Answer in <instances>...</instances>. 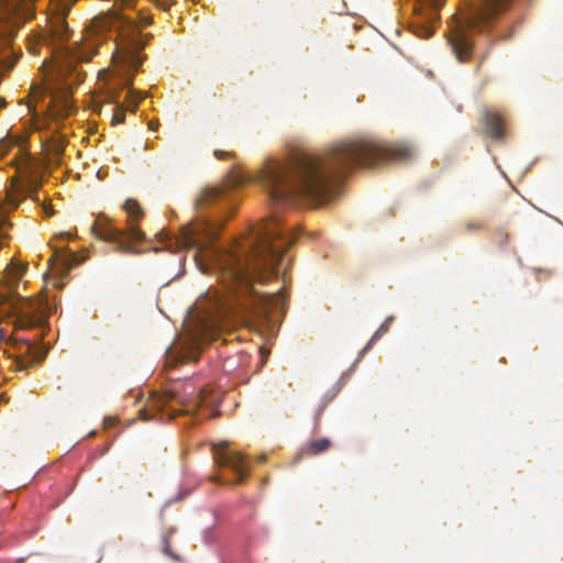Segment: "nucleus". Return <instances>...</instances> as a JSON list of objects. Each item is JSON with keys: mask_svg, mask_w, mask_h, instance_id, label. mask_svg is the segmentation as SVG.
I'll use <instances>...</instances> for the list:
<instances>
[{"mask_svg": "<svg viewBox=\"0 0 563 563\" xmlns=\"http://www.w3.org/2000/svg\"><path fill=\"white\" fill-rule=\"evenodd\" d=\"M222 223L197 220L183 229L180 245L192 252L201 272L212 269L229 295H206L199 298L192 319L197 339L216 340L230 319L246 322L249 317L266 318L276 296L254 289V283H265L277 276V266L295 234L277 217L254 229L230 247L214 245Z\"/></svg>", "mask_w": 563, "mask_h": 563, "instance_id": "nucleus-1", "label": "nucleus"}, {"mask_svg": "<svg viewBox=\"0 0 563 563\" xmlns=\"http://www.w3.org/2000/svg\"><path fill=\"white\" fill-rule=\"evenodd\" d=\"M415 157V148L406 143L357 139L339 143L324 155L297 151L284 158H269L260 169L257 180L274 202L301 198L317 205L333 199L340 177L356 167L405 163Z\"/></svg>", "mask_w": 563, "mask_h": 563, "instance_id": "nucleus-2", "label": "nucleus"}, {"mask_svg": "<svg viewBox=\"0 0 563 563\" xmlns=\"http://www.w3.org/2000/svg\"><path fill=\"white\" fill-rule=\"evenodd\" d=\"M511 0H479L465 18V25L457 26L450 37V45L456 58L464 63L470 60L473 54L475 34L483 35V52L481 62L485 60L489 54L495 38L489 36L497 18L503 14L510 5ZM478 49H482V43H476Z\"/></svg>", "mask_w": 563, "mask_h": 563, "instance_id": "nucleus-3", "label": "nucleus"}, {"mask_svg": "<svg viewBox=\"0 0 563 563\" xmlns=\"http://www.w3.org/2000/svg\"><path fill=\"white\" fill-rule=\"evenodd\" d=\"M220 400L209 387L197 389L191 382L175 386L165 394H153L146 401L145 407L140 410L142 420H152L159 416V420L173 419L179 415H200L202 407H216Z\"/></svg>", "mask_w": 563, "mask_h": 563, "instance_id": "nucleus-4", "label": "nucleus"}, {"mask_svg": "<svg viewBox=\"0 0 563 563\" xmlns=\"http://www.w3.org/2000/svg\"><path fill=\"white\" fill-rule=\"evenodd\" d=\"M123 208L128 213L126 230L117 228L109 217L99 214L91 225V232L96 238L115 244L119 252L139 254L135 244L145 241V233L139 228L144 211L134 199H128Z\"/></svg>", "mask_w": 563, "mask_h": 563, "instance_id": "nucleus-5", "label": "nucleus"}, {"mask_svg": "<svg viewBox=\"0 0 563 563\" xmlns=\"http://www.w3.org/2000/svg\"><path fill=\"white\" fill-rule=\"evenodd\" d=\"M43 335L35 338H24L8 335L0 329V344H3V353L14 360L18 369H25L41 362L47 353V349L42 345Z\"/></svg>", "mask_w": 563, "mask_h": 563, "instance_id": "nucleus-6", "label": "nucleus"}, {"mask_svg": "<svg viewBox=\"0 0 563 563\" xmlns=\"http://www.w3.org/2000/svg\"><path fill=\"white\" fill-rule=\"evenodd\" d=\"M13 310L16 314V330L44 328L47 323L46 302L42 299L20 297L13 303Z\"/></svg>", "mask_w": 563, "mask_h": 563, "instance_id": "nucleus-7", "label": "nucleus"}, {"mask_svg": "<svg viewBox=\"0 0 563 563\" xmlns=\"http://www.w3.org/2000/svg\"><path fill=\"white\" fill-rule=\"evenodd\" d=\"M213 459L218 466L229 467L238 475L234 484H240L247 478L250 470L244 455L240 452L227 451L225 443L213 445Z\"/></svg>", "mask_w": 563, "mask_h": 563, "instance_id": "nucleus-8", "label": "nucleus"}, {"mask_svg": "<svg viewBox=\"0 0 563 563\" xmlns=\"http://www.w3.org/2000/svg\"><path fill=\"white\" fill-rule=\"evenodd\" d=\"M46 152L52 157V163L59 164L65 147V137L58 133L48 136L44 142Z\"/></svg>", "mask_w": 563, "mask_h": 563, "instance_id": "nucleus-9", "label": "nucleus"}, {"mask_svg": "<svg viewBox=\"0 0 563 563\" xmlns=\"http://www.w3.org/2000/svg\"><path fill=\"white\" fill-rule=\"evenodd\" d=\"M485 125L493 139L501 140L504 137V121L500 114L496 112H487L485 115Z\"/></svg>", "mask_w": 563, "mask_h": 563, "instance_id": "nucleus-10", "label": "nucleus"}, {"mask_svg": "<svg viewBox=\"0 0 563 563\" xmlns=\"http://www.w3.org/2000/svg\"><path fill=\"white\" fill-rule=\"evenodd\" d=\"M331 444V441L327 438L310 441L301 448L300 455L303 457L319 455L329 450Z\"/></svg>", "mask_w": 563, "mask_h": 563, "instance_id": "nucleus-11", "label": "nucleus"}, {"mask_svg": "<svg viewBox=\"0 0 563 563\" xmlns=\"http://www.w3.org/2000/svg\"><path fill=\"white\" fill-rule=\"evenodd\" d=\"M222 191V188H208L203 190L200 198L197 201L196 207L198 209H201L207 205L213 203L221 197Z\"/></svg>", "mask_w": 563, "mask_h": 563, "instance_id": "nucleus-12", "label": "nucleus"}, {"mask_svg": "<svg viewBox=\"0 0 563 563\" xmlns=\"http://www.w3.org/2000/svg\"><path fill=\"white\" fill-rule=\"evenodd\" d=\"M393 320L394 318L393 317H388L382 324L380 327L376 330V332L373 334V336L371 338V340L368 341V343L366 344V346L362 350L361 352V355H364L371 347L372 345L383 335L385 334L389 328H390V324L393 323Z\"/></svg>", "mask_w": 563, "mask_h": 563, "instance_id": "nucleus-13", "label": "nucleus"}, {"mask_svg": "<svg viewBox=\"0 0 563 563\" xmlns=\"http://www.w3.org/2000/svg\"><path fill=\"white\" fill-rule=\"evenodd\" d=\"M25 269V266L19 264H11L7 267L5 274L9 279L10 287H13L19 282Z\"/></svg>", "mask_w": 563, "mask_h": 563, "instance_id": "nucleus-14", "label": "nucleus"}, {"mask_svg": "<svg viewBox=\"0 0 563 563\" xmlns=\"http://www.w3.org/2000/svg\"><path fill=\"white\" fill-rule=\"evenodd\" d=\"M247 180H249L247 176L244 175L242 172L232 170V172H230V174L227 177L225 186L229 188H234V187H238V186L244 184Z\"/></svg>", "mask_w": 563, "mask_h": 563, "instance_id": "nucleus-15", "label": "nucleus"}, {"mask_svg": "<svg viewBox=\"0 0 563 563\" xmlns=\"http://www.w3.org/2000/svg\"><path fill=\"white\" fill-rule=\"evenodd\" d=\"M11 223L7 220L3 214H0V249L7 244L10 239L9 230Z\"/></svg>", "mask_w": 563, "mask_h": 563, "instance_id": "nucleus-16", "label": "nucleus"}, {"mask_svg": "<svg viewBox=\"0 0 563 563\" xmlns=\"http://www.w3.org/2000/svg\"><path fill=\"white\" fill-rule=\"evenodd\" d=\"M16 144L12 137H5L0 141V155H4L11 147Z\"/></svg>", "mask_w": 563, "mask_h": 563, "instance_id": "nucleus-17", "label": "nucleus"}, {"mask_svg": "<svg viewBox=\"0 0 563 563\" xmlns=\"http://www.w3.org/2000/svg\"><path fill=\"white\" fill-rule=\"evenodd\" d=\"M198 352L196 351H191V352H186L181 355H179V363H187V362H190V361H196L198 358Z\"/></svg>", "mask_w": 563, "mask_h": 563, "instance_id": "nucleus-18", "label": "nucleus"}, {"mask_svg": "<svg viewBox=\"0 0 563 563\" xmlns=\"http://www.w3.org/2000/svg\"><path fill=\"white\" fill-rule=\"evenodd\" d=\"M153 3H155V5L163 10V11H168L170 9V7L174 4V1L173 0H151Z\"/></svg>", "mask_w": 563, "mask_h": 563, "instance_id": "nucleus-19", "label": "nucleus"}, {"mask_svg": "<svg viewBox=\"0 0 563 563\" xmlns=\"http://www.w3.org/2000/svg\"><path fill=\"white\" fill-rule=\"evenodd\" d=\"M128 97L131 99V104L128 106L129 109L135 110L142 97L136 96V93L132 89L129 90Z\"/></svg>", "mask_w": 563, "mask_h": 563, "instance_id": "nucleus-20", "label": "nucleus"}, {"mask_svg": "<svg viewBox=\"0 0 563 563\" xmlns=\"http://www.w3.org/2000/svg\"><path fill=\"white\" fill-rule=\"evenodd\" d=\"M173 531H170L169 533H166L164 534L163 537V551L165 554L167 555H170L172 558H175L172 552H170V542H169V539H170V533Z\"/></svg>", "mask_w": 563, "mask_h": 563, "instance_id": "nucleus-21", "label": "nucleus"}, {"mask_svg": "<svg viewBox=\"0 0 563 563\" xmlns=\"http://www.w3.org/2000/svg\"><path fill=\"white\" fill-rule=\"evenodd\" d=\"M332 396L328 397L327 399L322 400V404L319 406L317 412H316V422L318 423L319 417L322 415L325 406L331 401Z\"/></svg>", "mask_w": 563, "mask_h": 563, "instance_id": "nucleus-22", "label": "nucleus"}, {"mask_svg": "<svg viewBox=\"0 0 563 563\" xmlns=\"http://www.w3.org/2000/svg\"><path fill=\"white\" fill-rule=\"evenodd\" d=\"M139 16H140V23L143 26H147V25H150L152 23V18L150 15H145L143 13H140Z\"/></svg>", "mask_w": 563, "mask_h": 563, "instance_id": "nucleus-23", "label": "nucleus"}, {"mask_svg": "<svg viewBox=\"0 0 563 563\" xmlns=\"http://www.w3.org/2000/svg\"><path fill=\"white\" fill-rule=\"evenodd\" d=\"M432 33H433L432 29L429 26H426V27H422L420 33H418V36L428 38L432 35Z\"/></svg>", "mask_w": 563, "mask_h": 563, "instance_id": "nucleus-24", "label": "nucleus"}, {"mask_svg": "<svg viewBox=\"0 0 563 563\" xmlns=\"http://www.w3.org/2000/svg\"><path fill=\"white\" fill-rule=\"evenodd\" d=\"M40 186V183L37 179H34L32 180L30 184H29V191H30V195L35 192L37 190Z\"/></svg>", "mask_w": 563, "mask_h": 563, "instance_id": "nucleus-25", "label": "nucleus"}, {"mask_svg": "<svg viewBox=\"0 0 563 563\" xmlns=\"http://www.w3.org/2000/svg\"><path fill=\"white\" fill-rule=\"evenodd\" d=\"M230 155H231V153L222 151V150H216L214 151V156L218 159H222L223 157H227V156H230Z\"/></svg>", "mask_w": 563, "mask_h": 563, "instance_id": "nucleus-26", "label": "nucleus"}, {"mask_svg": "<svg viewBox=\"0 0 563 563\" xmlns=\"http://www.w3.org/2000/svg\"><path fill=\"white\" fill-rule=\"evenodd\" d=\"M159 122L157 120H151L148 122V129L152 131H156L158 129Z\"/></svg>", "mask_w": 563, "mask_h": 563, "instance_id": "nucleus-27", "label": "nucleus"}, {"mask_svg": "<svg viewBox=\"0 0 563 563\" xmlns=\"http://www.w3.org/2000/svg\"><path fill=\"white\" fill-rule=\"evenodd\" d=\"M118 99H119V92H117V91L110 92V96H109L110 102H118Z\"/></svg>", "mask_w": 563, "mask_h": 563, "instance_id": "nucleus-28", "label": "nucleus"}, {"mask_svg": "<svg viewBox=\"0 0 563 563\" xmlns=\"http://www.w3.org/2000/svg\"><path fill=\"white\" fill-rule=\"evenodd\" d=\"M466 228L467 230H481L482 225L479 223H468Z\"/></svg>", "mask_w": 563, "mask_h": 563, "instance_id": "nucleus-29", "label": "nucleus"}, {"mask_svg": "<svg viewBox=\"0 0 563 563\" xmlns=\"http://www.w3.org/2000/svg\"><path fill=\"white\" fill-rule=\"evenodd\" d=\"M44 212H45L46 217H52L54 213L52 207H44Z\"/></svg>", "mask_w": 563, "mask_h": 563, "instance_id": "nucleus-30", "label": "nucleus"}, {"mask_svg": "<svg viewBox=\"0 0 563 563\" xmlns=\"http://www.w3.org/2000/svg\"><path fill=\"white\" fill-rule=\"evenodd\" d=\"M114 120H115L118 123L123 122V120H124V114H123L122 112H121V113H119V114H115Z\"/></svg>", "mask_w": 563, "mask_h": 563, "instance_id": "nucleus-31", "label": "nucleus"}, {"mask_svg": "<svg viewBox=\"0 0 563 563\" xmlns=\"http://www.w3.org/2000/svg\"><path fill=\"white\" fill-rule=\"evenodd\" d=\"M212 481H213L214 483H218V484H223V482L221 481V478H220L219 476H213V477H212Z\"/></svg>", "mask_w": 563, "mask_h": 563, "instance_id": "nucleus-32", "label": "nucleus"}, {"mask_svg": "<svg viewBox=\"0 0 563 563\" xmlns=\"http://www.w3.org/2000/svg\"><path fill=\"white\" fill-rule=\"evenodd\" d=\"M123 5L124 7H132V1L131 0H123Z\"/></svg>", "mask_w": 563, "mask_h": 563, "instance_id": "nucleus-33", "label": "nucleus"}, {"mask_svg": "<svg viewBox=\"0 0 563 563\" xmlns=\"http://www.w3.org/2000/svg\"><path fill=\"white\" fill-rule=\"evenodd\" d=\"M266 461V455L262 454L258 456V462L264 463Z\"/></svg>", "mask_w": 563, "mask_h": 563, "instance_id": "nucleus-34", "label": "nucleus"}]
</instances>
